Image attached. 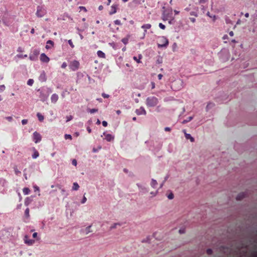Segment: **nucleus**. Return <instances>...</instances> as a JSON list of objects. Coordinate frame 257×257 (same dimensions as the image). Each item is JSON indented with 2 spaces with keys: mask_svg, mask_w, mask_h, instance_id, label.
<instances>
[{
  "mask_svg": "<svg viewBox=\"0 0 257 257\" xmlns=\"http://www.w3.org/2000/svg\"><path fill=\"white\" fill-rule=\"evenodd\" d=\"M105 139L108 142H110L113 139V137L110 134H106L105 135Z\"/></svg>",
  "mask_w": 257,
  "mask_h": 257,
  "instance_id": "17",
  "label": "nucleus"
},
{
  "mask_svg": "<svg viewBox=\"0 0 257 257\" xmlns=\"http://www.w3.org/2000/svg\"><path fill=\"white\" fill-rule=\"evenodd\" d=\"M151 28V25L150 24H145L142 26V28L144 29L145 30V31H144L145 32H144V36L145 35V33L147 32V30L150 29Z\"/></svg>",
  "mask_w": 257,
  "mask_h": 257,
  "instance_id": "11",
  "label": "nucleus"
},
{
  "mask_svg": "<svg viewBox=\"0 0 257 257\" xmlns=\"http://www.w3.org/2000/svg\"><path fill=\"white\" fill-rule=\"evenodd\" d=\"M31 202V199L29 197H27L25 200V205L28 206Z\"/></svg>",
  "mask_w": 257,
  "mask_h": 257,
  "instance_id": "22",
  "label": "nucleus"
},
{
  "mask_svg": "<svg viewBox=\"0 0 257 257\" xmlns=\"http://www.w3.org/2000/svg\"><path fill=\"white\" fill-rule=\"evenodd\" d=\"M34 83V80L32 79H29L27 81V84L29 86H32Z\"/></svg>",
  "mask_w": 257,
  "mask_h": 257,
  "instance_id": "32",
  "label": "nucleus"
},
{
  "mask_svg": "<svg viewBox=\"0 0 257 257\" xmlns=\"http://www.w3.org/2000/svg\"><path fill=\"white\" fill-rule=\"evenodd\" d=\"M102 96L103 97V98H107L109 97V95L108 94H105L104 93H103L102 94Z\"/></svg>",
  "mask_w": 257,
  "mask_h": 257,
  "instance_id": "45",
  "label": "nucleus"
},
{
  "mask_svg": "<svg viewBox=\"0 0 257 257\" xmlns=\"http://www.w3.org/2000/svg\"><path fill=\"white\" fill-rule=\"evenodd\" d=\"M212 252H213L212 250L210 248H208L206 250V253L209 255L212 254Z\"/></svg>",
  "mask_w": 257,
  "mask_h": 257,
  "instance_id": "37",
  "label": "nucleus"
},
{
  "mask_svg": "<svg viewBox=\"0 0 257 257\" xmlns=\"http://www.w3.org/2000/svg\"><path fill=\"white\" fill-rule=\"evenodd\" d=\"M162 77H163V75H162V74H159L158 75V79H159V80H161V79H162Z\"/></svg>",
  "mask_w": 257,
  "mask_h": 257,
  "instance_id": "55",
  "label": "nucleus"
},
{
  "mask_svg": "<svg viewBox=\"0 0 257 257\" xmlns=\"http://www.w3.org/2000/svg\"><path fill=\"white\" fill-rule=\"evenodd\" d=\"M37 232H34L33 234V237L34 238H36L37 237Z\"/></svg>",
  "mask_w": 257,
  "mask_h": 257,
  "instance_id": "56",
  "label": "nucleus"
},
{
  "mask_svg": "<svg viewBox=\"0 0 257 257\" xmlns=\"http://www.w3.org/2000/svg\"><path fill=\"white\" fill-rule=\"evenodd\" d=\"M163 20H164V21H165V20H169L170 21H169V23L170 24H171V20H173L174 19V18H172V19H169V17H168V16H165L164 17V18H163Z\"/></svg>",
  "mask_w": 257,
  "mask_h": 257,
  "instance_id": "30",
  "label": "nucleus"
},
{
  "mask_svg": "<svg viewBox=\"0 0 257 257\" xmlns=\"http://www.w3.org/2000/svg\"><path fill=\"white\" fill-rule=\"evenodd\" d=\"M86 200H87V198L85 196H84L81 201V203H82V204L85 203L86 202Z\"/></svg>",
  "mask_w": 257,
  "mask_h": 257,
  "instance_id": "51",
  "label": "nucleus"
},
{
  "mask_svg": "<svg viewBox=\"0 0 257 257\" xmlns=\"http://www.w3.org/2000/svg\"><path fill=\"white\" fill-rule=\"evenodd\" d=\"M29 211L30 210L28 208H26V209L25 211V215L27 218H29L30 216Z\"/></svg>",
  "mask_w": 257,
  "mask_h": 257,
  "instance_id": "27",
  "label": "nucleus"
},
{
  "mask_svg": "<svg viewBox=\"0 0 257 257\" xmlns=\"http://www.w3.org/2000/svg\"><path fill=\"white\" fill-rule=\"evenodd\" d=\"M151 84H152V88L154 89L155 87V83L152 82L151 83Z\"/></svg>",
  "mask_w": 257,
  "mask_h": 257,
  "instance_id": "60",
  "label": "nucleus"
},
{
  "mask_svg": "<svg viewBox=\"0 0 257 257\" xmlns=\"http://www.w3.org/2000/svg\"><path fill=\"white\" fill-rule=\"evenodd\" d=\"M80 9L81 10H84L85 12L87 11L86 8L84 7H80Z\"/></svg>",
  "mask_w": 257,
  "mask_h": 257,
  "instance_id": "59",
  "label": "nucleus"
},
{
  "mask_svg": "<svg viewBox=\"0 0 257 257\" xmlns=\"http://www.w3.org/2000/svg\"><path fill=\"white\" fill-rule=\"evenodd\" d=\"M67 66V64L66 62H63L61 65V68H63V69H65Z\"/></svg>",
  "mask_w": 257,
  "mask_h": 257,
  "instance_id": "46",
  "label": "nucleus"
},
{
  "mask_svg": "<svg viewBox=\"0 0 257 257\" xmlns=\"http://www.w3.org/2000/svg\"><path fill=\"white\" fill-rule=\"evenodd\" d=\"M97 111H98V109H95V108L90 109L89 110V112L90 113H95V112H97Z\"/></svg>",
  "mask_w": 257,
  "mask_h": 257,
  "instance_id": "33",
  "label": "nucleus"
},
{
  "mask_svg": "<svg viewBox=\"0 0 257 257\" xmlns=\"http://www.w3.org/2000/svg\"><path fill=\"white\" fill-rule=\"evenodd\" d=\"M27 55H18V57H19V58H26L27 57Z\"/></svg>",
  "mask_w": 257,
  "mask_h": 257,
  "instance_id": "49",
  "label": "nucleus"
},
{
  "mask_svg": "<svg viewBox=\"0 0 257 257\" xmlns=\"http://www.w3.org/2000/svg\"><path fill=\"white\" fill-rule=\"evenodd\" d=\"M28 123V120L27 119H23L22 120V123L23 125H25Z\"/></svg>",
  "mask_w": 257,
  "mask_h": 257,
  "instance_id": "47",
  "label": "nucleus"
},
{
  "mask_svg": "<svg viewBox=\"0 0 257 257\" xmlns=\"http://www.w3.org/2000/svg\"><path fill=\"white\" fill-rule=\"evenodd\" d=\"M79 188V186L77 183L75 182L73 184L72 189L74 190H77Z\"/></svg>",
  "mask_w": 257,
  "mask_h": 257,
  "instance_id": "23",
  "label": "nucleus"
},
{
  "mask_svg": "<svg viewBox=\"0 0 257 257\" xmlns=\"http://www.w3.org/2000/svg\"><path fill=\"white\" fill-rule=\"evenodd\" d=\"M29 58H30L31 60H34V58L32 55H30V56H29Z\"/></svg>",
  "mask_w": 257,
  "mask_h": 257,
  "instance_id": "64",
  "label": "nucleus"
},
{
  "mask_svg": "<svg viewBox=\"0 0 257 257\" xmlns=\"http://www.w3.org/2000/svg\"><path fill=\"white\" fill-rule=\"evenodd\" d=\"M133 2L137 5H139L141 4V0H133Z\"/></svg>",
  "mask_w": 257,
  "mask_h": 257,
  "instance_id": "36",
  "label": "nucleus"
},
{
  "mask_svg": "<svg viewBox=\"0 0 257 257\" xmlns=\"http://www.w3.org/2000/svg\"><path fill=\"white\" fill-rule=\"evenodd\" d=\"M97 56L99 58H105V54L104 53H103L102 51L99 50L97 52Z\"/></svg>",
  "mask_w": 257,
  "mask_h": 257,
  "instance_id": "15",
  "label": "nucleus"
},
{
  "mask_svg": "<svg viewBox=\"0 0 257 257\" xmlns=\"http://www.w3.org/2000/svg\"><path fill=\"white\" fill-rule=\"evenodd\" d=\"M192 119H193V117L192 116H189L186 119H185V120H184L183 121L182 123L184 124V123H187L188 122H189Z\"/></svg>",
  "mask_w": 257,
  "mask_h": 257,
  "instance_id": "25",
  "label": "nucleus"
},
{
  "mask_svg": "<svg viewBox=\"0 0 257 257\" xmlns=\"http://www.w3.org/2000/svg\"><path fill=\"white\" fill-rule=\"evenodd\" d=\"M40 80L45 81L46 80V74L44 71H43L40 76Z\"/></svg>",
  "mask_w": 257,
  "mask_h": 257,
  "instance_id": "20",
  "label": "nucleus"
},
{
  "mask_svg": "<svg viewBox=\"0 0 257 257\" xmlns=\"http://www.w3.org/2000/svg\"><path fill=\"white\" fill-rule=\"evenodd\" d=\"M65 139H72V137L70 135H65Z\"/></svg>",
  "mask_w": 257,
  "mask_h": 257,
  "instance_id": "44",
  "label": "nucleus"
},
{
  "mask_svg": "<svg viewBox=\"0 0 257 257\" xmlns=\"http://www.w3.org/2000/svg\"><path fill=\"white\" fill-rule=\"evenodd\" d=\"M157 185H158V183H157V181L152 179L151 182V186L154 188H156Z\"/></svg>",
  "mask_w": 257,
  "mask_h": 257,
  "instance_id": "16",
  "label": "nucleus"
},
{
  "mask_svg": "<svg viewBox=\"0 0 257 257\" xmlns=\"http://www.w3.org/2000/svg\"><path fill=\"white\" fill-rule=\"evenodd\" d=\"M87 131L89 133H90L91 132V130L89 127H87Z\"/></svg>",
  "mask_w": 257,
  "mask_h": 257,
  "instance_id": "62",
  "label": "nucleus"
},
{
  "mask_svg": "<svg viewBox=\"0 0 257 257\" xmlns=\"http://www.w3.org/2000/svg\"><path fill=\"white\" fill-rule=\"evenodd\" d=\"M102 125L104 127H106L107 126V122L106 121H103L102 122Z\"/></svg>",
  "mask_w": 257,
  "mask_h": 257,
  "instance_id": "53",
  "label": "nucleus"
},
{
  "mask_svg": "<svg viewBox=\"0 0 257 257\" xmlns=\"http://www.w3.org/2000/svg\"><path fill=\"white\" fill-rule=\"evenodd\" d=\"M168 198L169 199H172L174 198V194L172 193H170L168 196Z\"/></svg>",
  "mask_w": 257,
  "mask_h": 257,
  "instance_id": "42",
  "label": "nucleus"
},
{
  "mask_svg": "<svg viewBox=\"0 0 257 257\" xmlns=\"http://www.w3.org/2000/svg\"><path fill=\"white\" fill-rule=\"evenodd\" d=\"M24 242L28 245H32L35 243V240L30 239L27 235L24 236Z\"/></svg>",
  "mask_w": 257,
  "mask_h": 257,
  "instance_id": "6",
  "label": "nucleus"
},
{
  "mask_svg": "<svg viewBox=\"0 0 257 257\" xmlns=\"http://www.w3.org/2000/svg\"><path fill=\"white\" fill-rule=\"evenodd\" d=\"M42 137L41 135L37 132L33 133V141L35 143H38L41 141Z\"/></svg>",
  "mask_w": 257,
  "mask_h": 257,
  "instance_id": "5",
  "label": "nucleus"
},
{
  "mask_svg": "<svg viewBox=\"0 0 257 257\" xmlns=\"http://www.w3.org/2000/svg\"><path fill=\"white\" fill-rule=\"evenodd\" d=\"M185 136L187 139H189L191 142H194V139L189 134L185 133Z\"/></svg>",
  "mask_w": 257,
  "mask_h": 257,
  "instance_id": "19",
  "label": "nucleus"
},
{
  "mask_svg": "<svg viewBox=\"0 0 257 257\" xmlns=\"http://www.w3.org/2000/svg\"><path fill=\"white\" fill-rule=\"evenodd\" d=\"M72 164L74 166H76L77 165V161L75 159H73L72 161Z\"/></svg>",
  "mask_w": 257,
  "mask_h": 257,
  "instance_id": "50",
  "label": "nucleus"
},
{
  "mask_svg": "<svg viewBox=\"0 0 257 257\" xmlns=\"http://www.w3.org/2000/svg\"><path fill=\"white\" fill-rule=\"evenodd\" d=\"M46 14V10L41 6H38L37 9L36 16L39 18H42Z\"/></svg>",
  "mask_w": 257,
  "mask_h": 257,
  "instance_id": "3",
  "label": "nucleus"
},
{
  "mask_svg": "<svg viewBox=\"0 0 257 257\" xmlns=\"http://www.w3.org/2000/svg\"><path fill=\"white\" fill-rule=\"evenodd\" d=\"M159 42L160 43L158 44L159 48L167 47L169 44L168 40L165 37H162Z\"/></svg>",
  "mask_w": 257,
  "mask_h": 257,
  "instance_id": "4",
  "label": "nucleus"
},
{
  "mask_svg": "<svg viewBox=\"0 0 257 257\" xmlns=\"http://www.w3.org/2000/svg\"><path fill=\"white\" fill-rule=\"evenodd\" d=\"M246 196V194L244 192L240 193L236 197V200H241L244 198Z\"/></svg>",
  "mask_w": 257,
  "mask_h": 257,
  "instance_id": "13",
  "label": "nucleus"
},
{
  "mask_svg": "<svg viewBox=\"0 0 257 257\" xmlns=\"http://www.w3.org/2000/svg\"><path fill=\"white\" fill-rule=\"evenodd\" d=\"M33 54L37 56L39 54V51L38 50L35 49L33 51Z\"/></svg>",
  "mask_w": 257,
  "mask_h": 257,
  "instance_id": "40",
  "label": "nucleus"
},
{
  "mask_svg": "<svg viewBox=\"0 0 257 257\" xmlns=\"http://www.w3.org/2000/svg\"><path fill=\"white\" fill-rule=\"evenodd\" d=\"M117 9V5H113L112 6H111V10H110V11L109 12V14L110 15H113V14H115L116 12Z\"/></svg>",
  "mask_w": 257,
  "mask_h": 257,
  "instance_id": "10",
  "label": "nucleus"
},
{
  "mask_svg": "<svg viewBox=\"0 0 257 257\" xmlns=\"http://www.w3.org/2000/svg\"><path fill=\"white\" fill-rule=\"evenodd\" d=\"M58 98L59 97L57 94L55 93L53 94L51 97V102L54 103H56L57 101Z\"/></svg>",
  "mask_w": 257,
  "mask_h": 257,
  "instance_id": "9",
  "label": "nucleus"
},
{
  "mask_svg": "<svg viewBox=\"0 0 257 257\" xmlns=\"http://www.w3.org/2000/svg\"><path fill=\"white\" fill-rule=\"evenodd\" d=\"M54 45V42L51 40H48L47 42V45L45 46L46 49H49L53 47Z\"/></svg>",
  "mask_w": 257,
  "mask_h": 257,
  "instance_id": "14",
  "label": "nucleus"
},
{
  "mask_svg": "<svg viewBox=\"0 0 257 257\" xmlns=\"http://www.w3.org/2000/svg\"><path fill=\"white\" fill-rule=\"evenodd\" d=\"M229 34L230 36H233V35H234V33L232 31H230L229 33Z\"/></svg>",
  "mask_w": 257,
  "mask_h": 257,
  "instance_id": "63",
  "label": "nucleus"
},
{
  "mask_svg": "<svg viewBox=\"0 0 257 257\" xmlns=\"http://www.w3.org/2000/svg\"><path fill=\"white\" fill-rule=\"evenodd\" d=\"M23 192L25 195H28L30 193V190L29 189V188H28L27 187H25V188H23Z\"/></svg>",
  "mask_w": 257,
  "mask_h": 257,
  "instance_id": "21",
  "label": "nucleus"
},
{
  "mask_svg": "<svg viewBox=\"0 0 257 257\" xmlns=\"http://www.w3.org/2000/svg\"><path fill=\"white\" fill-rule=\"evenodd\" d=\"M142 58V55H141V54L139 55V58H138L136 56H134L133 57L134 60H135L138 63H142V62L141 61V59Z\"/></svg>",
  "mask_w": 257,
  "mask_h": 257,
  "instance_id": "18",
  "label": "nucleus"
},
{
  "mask_svg": "<svg viewBox=\"0 0 257 257\" xmlns=\"http://www.w3.org/2000/svg\"><path fill=\"white\" fill-rule=\"evenodd\" d=\"M15 173L17 175H19V174H21V172L19 171L17 168L15 169Z\"/></svg>",
  "mask_w": 257,
  "mask_h": 257,
  "instance_id": "48",
  "label": "nucleus"
},
{
  "mask_svg": "<svg viewBox=\"0 0 257 257\" xmlns=\"http://www.w3.org/2000/svg\"><path fill=\"white\" fill-rule=\"evenodd\" d=\"M80 66L79 62L77 60H73L71 61L69 64V68L73 71H76L78 70Z\"/></svg>",
  "mask_w": 257,
  "mask_h": 257,
  "instance_id": "2",
  "label": "nucleus"
},
{
  "mask_svg": "<svg viewBox=\"0 0 257 257\" xmlns=\"http://www.w3.org/2000/svg\"><path fill=\"white\" fill-rule=\"evenodd\" d=\"M6 87L4 85H0V92H3L5 90Z\"/></svg>",
  "mask_w": 257,
  "mask_h": 257,
  "instance_id": "38",
  "label": "nucleus"
},
{
  "mask_svg": "<svg viewBox=\"0 0 257 257\" xmlns=\"http://www.w3.org/2000/svg\"><path fill=\"white\" fill-rule=\"evenodd\" d=\"M214 105V104L213 103H211V102L208 103V104L206 106V109H207V110H208L209 109H210V108L213 107Z\"/></svg>",
  "mask_w": 257,
  "mask_h": 257,
  "instance_id": "28",
  "label": "nucleus"
},
{
  "mask_svg": "<svg viewBox=\"0 0 257 257\" xmlns=\"http://www.w3.org/2000/svg\"><path fill=\"white\" fill-rule=\"evenodd\" d=\"M190 20L192 23H194L196 20L194 18H190Z\"/></svg>",
  "mask_w": 257,
  "mask_h": 257,
  "instance_id": "57",
  "label": "nucleus"
},
{
  "mask_svg": "<svg viewBox=\"0 0 257 257\" xmlns=\"http://www.w3.org/2000/svg\"><path fill=\"white\" fill-rule=\"evenodd\" d=\"M114 24H115V25H119V26L121 25V22H120V20H115V21H114Z\"/></svg>",
  "mask_w": 257,
  "mask_h": 257,
  "instance_id": "35",
  "label": "nucleus"
},
{
  "mask_svg": "<svg viewBox=\"0 0 257 257\" xmlns=\"http://www.w3.org/2000/svg\"><path fill=\"white\" fill-rule=\"evenodd\" d=\"M103 6H101H101H99V7H98V10H99V11H101V10H103Z\"/></svg>",
  "mask_w": 257,
  "mask_h": 257,
  "instance_id": "61",
  "label": "nucleus"
},
{
  "mask_svg": "<svg viewBox=\"0 0 257 257\" xmlns=\"http://www.w3.org/2000/svg\"><path fill=\"white\" fill-rule=\"evenodd\" d=\"M39 156V153L38 151H35L32 155V157L33 159H36Z\"/></svg>",
  "mask_w": 257,
  "mask_h": 257,
  "instance_id": "26",
  "label": "nucleus"
},
{
  "mask_svg": "<svg viewBox=\"0 0 257 257\" xmlns=\"http://www.w3.org/2000/svg\"><path fill=\"white\" fill-rule=\"evenodd\" d=\"M165 131H166V132H168V131H171V128L169 127H166L165 128Z\"/></svg>",
  "mask_w": 257,
  "mask_h": 257,
  "instance_id": "58",
  "label": "nucleus"
},
{
  "mask_svg": "<svg viewBox=\"0 0 257 257\" xmlns=\"http://www.w3.org/2000/svg\"><path fill=\"white\" fill-rule=\"evenodd\" d=\"M72 119V116L71 115L67 116L66 122H68V121H70Z\"/></svg>",
  "mask_w": 257,
  "mask_h": 257,
  "instance_id": "52",
  "label": "nucleus"
},
{
  "mask_svg": "<svg viewBox=\"0 0 257 257\" xmlns=\"http://www.w3.org/2000/svg\"><path fill=\"white\" fill-rule=\"evenodd\" d=\"M190 15L194 16L196 17H197L198 16L197 13L196 12H190Z\"/></svg>",
  "mask_w": 257,
  "mask_h": 257,
  "instance_id": "43",
  "label": "nucleus"
},
{
  "mask_svg": "<svg viewBox=\"0 0 257 257\" xmlns=\"http://www.w3.org/2000/svg\"><path fill=\"white\" fill-rule=\"evenodd\" d=\"M40 60L43 62L48 63L50 59L45 53H42L40 55Z\"/></svg>",
  "mask_w": 257,
  "mask_h": 257,
  "instance_id": "7",
  "label": "nucleus"
},
{
  "mask_svg": "<svg viewBox=\"0 0 257 257\" xmlns=\"http://www.w3.org/2000/svg\"><path fill=\"white\" fill-rule=\"evenodd\" d=\"M157 192H158V191H156L155 192H151V194L153 196H156V194H157Z\"/></svg>",
  "mask_w": 257,
  "mask_h": 257,
  "instance_id": "54",
  "label": "nucleus"
},
{
  "mask_svg": "<svg viewBox=\"0 0 257 257\" xmlns=\"http://www.w3.org/2000/svg\"><path fill=\"white\" fill-rule=\"evenodd\" d=\"M136 113L138 115H146L147 113L146 111L145 110V108L143 107H141L140 108L137 109L136 110Z\"/></svg>",
  "mask_w": 257,
  "mask_h": 257,
  "instance_id": "8",
  "label": "nucleus"
},
{
  "mask_svg": "<svg viewBox=\"0 0 257 257\" xmlns=\"http://www.w3.org/2000/svg\"><path fill=\"white\" fill-rule=\"evenodd\" d=\"M158 99L155 96L148 97L146 99V105L148 107H154L158 103Z\"/></svg>",
  "mask_w": 257,
  "mask_h": 257,
  "instance_id": "1",
  "label": "nucleus"
},
{
  "mask_svg": "<svg viewBox=\"0 0 257 257\" xmlns=\"http://www.w3.org/2000/svg\"><path fill=\"white\" fill-rule=\"evenodd\" d=\"M159 27L163 30L165 29L166 27L164 25H163L162 23H160L159 25Z\"/></svg>",
  "mask_w": 257,
  "mask_h": 257,
  "instance_id": "41",
  "label": "nucleus"
},
{
  "mask_svg": "<svg viewBox=\"0 0 257 257\" xmlns=\"http://www.w3.org/2000/svg\"><path fill=\"white\" fill-rule=\"evenodd\" d=\"M48 95L45 94L42 91L40 92V98L42 101H45L48 98Z\"/></svg>",
  "mask_w": 257,
  "mask_h": 257,
  "instance_id": "12",
  "label": "nucleus"
},
{
  "mask_svg": "<svg viewBox=\"0 0 257 257\" xmlns=\"http://www.w3.org/2000/svg\"><path fill=\"white\" fill-rule=\"evenodd\" d=\"M37 116L40 121H42L44 120V116L40 113H37Z\"/></svg>",
  "mask_w": 257,
  "mask_h": 257,
  "instance_id": "24",
  "label": "nucleus"
},
{
  "mask_svg": "<svg viewBox=\"0 0 257 257\" xmlns=\"http://www.w3.org/2000/svg\"><path fill=\"white\" fill-rule=\"evenodd\" d=\"M68 44H69V45L71 46V48H73L74 47V45H73V42H72L71 40H68Z\"/></svg>",
  "mask_w": 257,
  "mask_h": 257,
  "instance_id": "39",
  "label": "nucleus"
},
{
  "mask_svg": "<svg viewBox=\"0 0 257 257\" xmlns=\"http://www.w3.org/2000/svg\"><path fill=\"white\" fill-rule=\"evenodd\" d=\"M120 225L121 224L119 223H115L112 226H110V229H112L115 228L116 227L117 225L120 226Z\"/></svg>",
  "mask_w": 257,
  "mask_h": 257,
  "instance_id": "31",
  "label": "nucleus"
},
{
  "mask_svg": "<svg viewBox=\"0 0 257 257\" xmlns=\"http://www.w3.org/2000/svg\"><path fill=\"white\" fill-rule=\"evenodd\" d=\"M128 37H125V38H123L122 40H121V42L124 44H126L127 43H128Z\"/></svg>",
  "mask_w": 257,
  "mask_h": 257,
  "instance_id": "29",
  "label": "nucleus"
},
{
  "mask_svg": "<svg viewBox=\"0 0 257 257\" xmlns=\"http://www.w3.org/2000/svg\"><path fill=\"white\" fill-rule=\"evenodd\" d=\"M91 227V226L89 225L86 228L85 230L86 232V234H88V233L91 232V231L90 230Z\"/></svg>",
  "mask_w": 257,
  "mask_h": 257,
  "instance_id": "34",
  "label": "nucleus"
}]
</instances>
